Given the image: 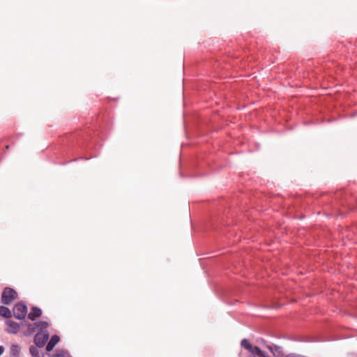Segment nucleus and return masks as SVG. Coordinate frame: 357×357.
Segmentation results:
<instances>
[{"label": "nucleus", "mask_w": 357, "mask_h": 357, "mask_svg": "<svg viewBox=\"0 0 357 357\" xmlns=\"http://www.w3.org/2000/svg\"><path fill=\"white\" fill-rule=\"evenodd\" d=\"M29 350L32 356H37L38 355V349L36 347L31 346Z\"/></svg>", "instance_id": "12"}, {"label": "nucleus", "mask_w": 357, "mask_h": 357, "mask_svg": "<svg viewBox=\"0 0 357 357\" xmlns=\"http://www.w3.org/2000/svg\"><path fill=\"white\" fill-rule=\"evenodd\" d=\"M6 324L8 325V328L6 329V331L9 333H17L20 329V325L19 324L11 321L8 320L6 321Z\"/></svg>", "instance_id": "6"}, {"label": "nucleus", "mask_w": 357, "mask_h": 357, "mask_svg": "<svg viewBox=\"0 0 357 357\" xmlns=\"http://www.w3.org/2000/svg\"><path fill=\"white\" fill-rule=\"evenodd\" d=\"M53 357H63V356L62 355L57 354V355L54 356Z\"/></svg>", "instance_id": "14"}, {"label": "nucleus", "mask_w": 357, "mask_h": 357, "mask_svg": "<svg viewBox=\"0 0 357 357\" xmlns=\"http://www.w3.org/2000/svg\"><path fill=\"white\" fill-rule=\"evenodd\" d=\"M42 314V310L38 307H32L31 312L28 314V318L32 321L36 318L40 317Z\"/></svg>", "instance_id": "7"}, {"label": "nucleus", "mask_w": 357, "mask_h": 357, "mask_svg": "<svg viewBox=\"0 0 357 357\" xmlns=\"http://www.w3.org/2000/svg\"><path fill=\"white\" fill-rule=\"evenodd\" d=\"M267 349L273 354V355L274 356V357H281L280 354V347H278V346H271V345H268L267 346ZM287 356H285L284 357H286Z\"/></svg>", "instance_id": "9"}, {"label": "nucleus", "mask_w": 357, "mask_h": 357, "mask_svg": "<svg viewBox=\"0 0 357 357\" xmlns=\"http://www.w3.org/2000/svg\"><path fill=\"white\" fill-rule=\"evenodd\" d=\"M27 313V307L23 303H17L13 307V314L16 319H23Z\"/></svg>", "instance_id": "3"}, {"label": "nucleus", "mask_w": 357, "mask_h": 357, "mask_svg": "<svg viewBox=\"0 0 357 357\" xmlns=\"http://www.w3.org/2000/svg\"><path fill=\"white\" fill-rule=\"evenodd\" d=\"M0 315L6 318H9L11 317V312L8 307L0 306Z\"/></svg>", "instance_id": "11"}, {"label": "nucleus", "mask_w": 357, "mask_h": 357, "mask_svg": "<svg viewBox=\"0 0 357 357\" xmlns=\"http://www.w3.org/2000/svg\"><path fill=\"white\" fill-rule=\"evenodd\" d=\"M49 325V323L47 321H40L38 323L29 326L28 330L30 333L34 332L36 328H40V331H47L46 329L48 328Z\"/></svg>", "instance_id": "5"}, {"label": "nucleus", "mask_w": 357, "mask_h": 357, "mask_svg": "<svg viewBox=\"0 0 357 357\" xmlns=\"http://www.w3.org/2000/svg\"><path fill=\"white\" fill-rule=\"evenodd\" d=\"M49 338V333L47 331H39L36 333L34 337V342L37 347H43L47 342Z\"/></svg>", "instance_id": "4"}, {"label": "nucleus", "mask_w": 357, "mask_h": 357, "mask_svg": "<svg viewBox=\"0 0 357 357\" xmlns=\"http://www.w3.org/2000/svg\"><path fill=\"white\" fill-rule=\"evenodd\" d=\"M17 298V291L10 287H6L1 296V302L5 305L11 304Z\"/></svg>", "instance_id": "2"}, {"label": "nucleus", "mask_w": 357, "mask_h": 357, "mask_svg": "<svg viewBox=\"0 0 357 357\" xmlns=\"http://www.w3.org/2000/svg\"><path fill=\"white\" fill-rule=\"evenodd\" d=\"M20 347L17 344L10 347V357H20Z\"/></svg>", "instance_id": "10"}, {"label": "nucleus", "mask_w": 357, "mask_h": 357, "mask_svg": "<svg viewBox=\"0 0 357 357\" xmlns=\"http://www.w3.org/2000/svg\"><path fill=\"white\" fill-rule=\"evenodd\" d=\"M59 340L60 338L59 336L53 335L46 346V350L47 351H52L54 346L59 342Z\"/></svg>", "instance_id": "8"}, {"label": "nucleus", "mask_w": 357, "mask_h": 357, "mask_svg": "<svg viewBox=\"0 0 357 357\" xmlns=\"http://www.w3.org/2000/svg\"><path fill=\"white\" fill-rule=\"evenodd\" d=\"M4 348L2 346H0V356L3 353Z\"/></svg>", "instance_id": "13"}, {"label": "nucleus", "mask_w": 357, "mask_h": 357, "mask_svg": "<svg viewBox=\"0 0 357 357\" xmlns=\"http://www.w3.org/2000/svg\"><path fill=\"white\" fill-rule=\"evenodd\" d=\"M241 345L250 352V357H268L259 347L252 345L246 339H243L241 341Z\"/></svg>", "instance_id": "1"}]
</instances>
